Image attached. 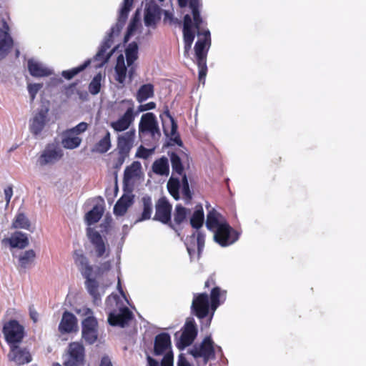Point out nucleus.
<instances>
[{
    "mask_svg": "<svg viewBox=\"0 0 366 366\" xmlns=\"http://www.w3.org/2000/svg\"><path fill=\"white\" fill-rule=\"evenodd\" d=\"M89 128V124L84 122L79 123L75 127L68 129L76 137H80L81 134L84 133Z\"/></svg>",
    "mask_w": 366,
    "mask_h": 366,
    "instance_id": "50",
    "label": "nucleus"
},
{
    "mask_svg": "<svg viewBox=\"0 0 366 366\" xmlns=\"http://www.w3.org/2000/svg\"><path fill=\"white\" fill-rule=\"evenodd\" d=\"M138 54V46L136 42L130 43L125 51L126 59L127 64L134 63V61L137 59Z\"/></svg>",
    "mask_w": 366,
    "mask_h": 366,
    "instance_id": "45",
    "label": "nucleus"
},
{
    "mask_svg": "<svg viewBox=\"0 0 366 366\" xmlns=\"http://www.w3.org/2000/svg\"><path fill=\"white\" fill-rule=\"evenodd\" d=\"M190 209L184 207L182 204H177L175 207L174 219L177 224H180L187 219V217L190 214Z\"/></svg>",
    "mask_w": 366,
    "mask_h": 366,
    "instance_id": "44",
    "label": "nucleus"
},
{
    "mask_svg": "<svg viewBox=\"0 0 366 366\" xmlns=\"http://www.w3.org/2000/svg\"><path fill=\"white\" fill-rule=\"evenodd\" d=\"M141 204L142 207V212L141 217L137 220V222H142L149 219L153 211V204L151 197L149 195H144L141 199Z\"/></svg>",
    "mask_w": 366,
    "mask_h": 366,
    "instance_id": "33",
    "label": "nucleus"
},
{
    "mask_svg": "<svg viewBox=\"0 0 366 366\" xmlns=\"http://www.w3.org/2000/svg\"><path fill=\"white\" fill-rule=\"evenodd\" d=\"M111 268V263L109 261H106L100 264L98 267L99 274H103L105 272H107Z\"/></svg>",
    "mask_w": 366,
    "mask_h": 366,
    "instance_id": "56",
    "label": "nucleus"
},
{
    "mask_svg": "<svg viewBox=\"0 0 366 366\" xmlns=\"http://www.w3.org/2000/svg\"><path fill=\"white\" fill-rule=\"evenodd\" d=\"M206 226L208 229L214 232V239L222 247L229 246L239 238L238 234L225 222L222 216L214 209L208 212Z\"/></svg>",
    "mask_w": 366,
    "mask_h": 366,
    "instance_id": "1",
    "label": "nucleus"
},
{
    "mask_svg": "<svg viewBox=\"0 0 366 366\" xmlns=\"http://www.w3.org/2000/svg\"><path fill=\"white\" fill-rule=\"evenodd\" d=\"M184 55L187 56L189 54V50L191 49L192 43L184 42Z\"/></svg>",
    "mask_w": 366,
    "mask_h": 366,
    "instance_id": "63",
    "label": "nucleus"
},
{
    "mask_svg": "<svg viewBox=\"0 0 366 366\" xmlns=\"http://www.w3.org/2000/svg\"><path fill=\"white\" fill-rule=\"evenodd\" d=\"M99 366H113L109 357L104 356L102 358Z\"/></svg>",
    "mask_w": 366,
    "mask_h": 366,
    "instance_id": "59",
    "label": "nucleus"
},
{
    "mask_svg": "<svg viewBox=\"0 0 366 366\" xmlns=\"http://www.w3.org/2000/svg\"><path fill=\"white\" fill-rule=\"evenodd\" d=\"M161 366H173V353L172 352H167L164 355Z\"/></svg>",
    "mask_w": 366,
    "mask_h": 366,
    "instance_id": "54",
    "label": "nucleus"
},
{
    "mask_svg": "<svg viewBox=\"0 0 366 366\" xmlns=\"http://www.w3.org/2000/svg\"><path fill=\"white\" fill-rule=\"evenodd\" d=\"M117 36V34H113L112 36H110V33L108 34V35L105 37L102 44L101 45L98 52L97 54L94 56L92 59H87L83 64L73 68L70 70H66L62 71V76L66 79H71L74 76L78 74L79 72L84 70L90 64L92 61L94 62V67L99 68L102 67L104 64H106L111 55L113 53V50L110 51L109 52L107 53V50L109 49L113 43V38Z\"/></svg>",
    "mask_w": 366,
    "mask_h": 366,
    "instance_id": "2",
    "label": "nucleus"
},
{
    "mask_svg": "<svg viewBox=\"0 0 366 366\" xmlns=\"http://www.w3.org/2000/svg\"><path fill=\"white\" fill-rule=\"evenodd\" d=\"M97 321L93 316L86 317L82 321V339L89 345L94 344L98 337Z\"/></svg>",
    "mask_w": 366,
    "mask_h": 366,
    "instance_id": "10",
    "label": "nucleus"
},
{
    "mask_svg": "<svg viewBox=\"0 0 366 366\" xmlns=\"http://www.w3.org/2000/svg\"><path fill=\"white\" fill-rule=\"evenodd\" d=\"M64 366H83L85 359V349L78 342H71L63 356Z\"/></svg>",
    "mask_w": 366,
    "mask_h": 366,
    "instance_id": "5",
    "label": "nucleus"
},
{
    "mask_svg": "<svg viewBox=\"0 0 366 366\" xmlns=\"http://www.w3.org/2000/svg\"><path fill=\"white\" fill-rule=\"evenodd\" d=\"M139 136L140 138L149 137L153 140H157L161 137V132L156 116L148 112L144 114L139 123Z\"/></svg>",
    "mask_w": 366,
    "mask_h": 366,
    "instance_id": "4",
    "label": "nucleus"
},
{
    "mask_svg": "<svg viewBox=\"0 0 366 366\" xmlns=\"http://www.w3.org/2000/svg\"><path fill=\"white\" fill-rule=\"evenodd\" d=\"M177 366H190V365L186 358L182 355H180L179 356Z\"/></svg>",
    "mask_w": 366,
    "mask_h": 366,
    "instance_id": "58",
    "label": "nucleus"
},
{
    "mask_svg": "<svg viewBox=\"0 0 366 366\" xmlns=\"http://www.w3.org/2000/svg\"><path fill=\"white\" fill-rule=\"evenodd\" d=\"M205 242V236L200 232H194L192 235L187 237L185 244L187 252L191 257L195 253L196 249H197L198 256L204 249Z\"/></svg>",
    "mask_w": 366,
    "mask_h": 366,
    "instance_id": "16",
    "label": "nucleus"
},
{
    "mask_svg": "<svg viewBox=\"0 0 366 366\" xmlns=\"http://www.w3.org/2000/svg\"><path fill=\"white\" fill-rule=\"evenodd\" d=\"M167 189L169 194L176 200L180 199L179 189H182L183 198L187 202H189L192 199V192L189 189V182L186 174L182 177V182H180L178 178L171 177L167 182Z\"/></svg>",
    "mask_w": 366,
    "mask_h": 366,
    "instance_id": "6",
    "label": "nucleus"
},
{
    "mask_svg": "<svg viewBox=\"0 0 366 366\" xmlns=\"http://www.w3.org/2000/svg\"><path fill=\"white\" fill-rule=\"evenodd\" d=\"M199 1L200 0H178L179 5L182 8L187 6L189 3L193 16L194 25L198 30L202 23V19L199 10L200 5Z\"/></svg>",
    "mask_w": 366,
    "mask_h": 366,
    "instance_id": "28",
    "label": "nucleus"
},
{
    "mask_svg": "<svg viewBox=\"0 0 366 366\" xmlns=\"http://www.w3.org/2000/svg\"><path fill=\"white\" fill-rule=\"evenodd\" d=\"M159 19V9L156 6L147 8L144 13V24L147 26H154Z\"/></svg>",
    "mask_w": 366,
    "mask_h": 366,
    "instance_id": "40",
    "label": "nucleus"
},
{
    "mask_svg": "<svg viewBox=\"0 0 366 366\" xmlns=\"http://www.w3.org/2000/svg\"><path fill=\"white\" fill-rule=\"evenodd\" d=\"M74 259L83 277L92 276L93 268L89 264L86 257L81 252L76 251L74 254Z\"/></svg>",
    "mask_w": 366,
    "mask_h": 366,
    "instance_id": "30",
    "label": "nucleus"
},
{
    "mask_svg": "<svg viewBox=\"0 0 366 366\" xmlns=\"http://www.w3.org/2000/svg\"><path fill=\"white\" fill-rule=\"evenodd\" d=\"M150 153L151 152L149 149H145L143 147H140L137 152V156L141 158L147 159L149 156Z\"/></svg>",
    "mask_w": 366,
    "mask_h": 366,
    "instance_id": "57",
    "label": "nucleus"
},
{
    "mask_svg": "<svg viewBox=\"0 0 366 366\" xmlns=\"http://www.w3.org/2000/svg\"><path fill=\"white\" fill-rule=\"evenodd\" d=\"M117 299H118V297H117V295H110L107 299V303H109V302H110L112 301L117 302Z\"/></svg>",
    "mask_w": 366,
    "mask_h": 366,
    "instance_id": "64",
    "label": "nucleus"
},
{
    "mask_svg": "<svg viewBox=\"0 0 366 366\" xmlns=\"http://www.w3.org/2000/svg\"><path fill=\"white\" fill-rule=\"evenodd\" d=\"M221 295V291L219 287H216L212 289L211 292V307L213 312H214L220 304L219 297Z\"/></svg>",
    "mask_w": 366,
    "mask_h": 366,
    "instance_id": "49",
    "label": "nucleus"
},
{
    "mask_svg": "<svg viewBox=\"0 0 366 366\" xmlns=\"http://www.w3.org/2000/svg\"><path fill=\"white\" fill-rule=\"evenodd\" d=\"M61 145L66 149H74L78 148L81 142V137H76L68 129L64 131L61 134Z\"/></svg>",
    "mask_w": 366,
    "mask_h": 366,
    "instance_id": "31",
    "label": "nucleus"
},
{
    "mask_svg": "<svg viewBox=\"0 0 366 366\" xmlns=\"http://www.w3.org/2000/svg\"><path fill=\"white\" fill-rule=\"evenodd\" d=\"M136 66L134 63L131 64H127V66L125 65L124 57L122 54H120L117 60V64L115 66V72L116 76L115 79L121 84L124 85L126 77L127 72L128 71V75L130 81H132L134 72H135Z\"/></svg>",
    "mask_w": 366,
    "mask_h": 366,
    "instance_id": "12",
    "label": "nucleus"
},
{
    "mask_svg": "<svg viewBox=\"0 0 366 366\" xmlns=\"http://www.w3.org/2000/svg\"><path fill=\"white\" fill-rule=\"evenodd\" d=\"M156 212L154 219L167 224L171 220L172 205L165 197L160 198L155 205Z\"/></svg>",
    "mask_w": 366,
    "mask_h": 366,
    "instance_id": "17",
    "label": "nucleus"
},
{
    "mask_svg": "<svg viewBox=\"0 0 366 366\" xmlns=\"http://www.w3.org/2000/svg\"><path fill=\"white\" fill-rule=\"evenodd\" d=\"M102 75L99 73L97 75L94 76V77L91 81L90 84H89V92L92 95L97 94L101 89L102 86Z\"/></svg>",
    "mask_w": 366,
    "mask_h": 366,
    "instance_id": "47",
    "label": "nucleus"
},
{
    "mask_svg": "<svg viewBox=\"0 0 366 366\" xmlns=\"http://www.w3.org/2000/svg\"><path fill=\"white\" fill-rule=\"evenodd\" d=\"M135 117L133 107H129L119 119L111 122L110 125L116 132L125 131L132 124Z\"/></svg>",
    "mask_w": 366,
    "mask_h": 366,
    "instance_id": "23",
    "label": "nucleus"
},
{
    "mask_svg": "<svg viewBox=\"0 0 366 366\" xmlns=\"http://www.w3.org/2000/svg\"><path fill=\"white\" fill-rule=\"evenodd\" d=\"M0 28V60L5 58L14 44V41L10 36L9 27L4 19L1 21Z\"/></svg>",
    "mask_w": 366,
    "mask_h": 366,
    "instance_id": "15",
    "label": "nucleus"
},
{
    "mask_svg": "<svg viewBox=\"0 0 366 366\" xmlns=\"http://www.w3.org/2000/svg\"><path fill=\"white\" fill-rule=\"evenodd\" d=\"M197 335V329L194 318H187L181 335L180 343L183 347L190 345Z\"/></svg>",
    "mask_w": 366,
    "mask_h": 366,
    "instance_id": "19",
    "label": "nucleus"
},
{
    "mask_svg": "<svg viewBox=\"0 0 366 366\" xmlns=\"http://www.w3.org/2000/svg\"><path fill=\"white\" fill-rule=\"evenodd\" d=\"M28 69L30 74L35 77L48 76L52 74V71L49 68L34 59H29Z\"/></svg>",
    "mask_w": 366,
    "mask_h": 366,
    "instance_id": "27",
    "label": "nucleus"
},
{
    "mask_svg": "<svg viewBox=\"0 0 366 366\" xmlns=\"http://www.w3.org/2000/svg\"><path fill=\"white\" fill-rule=\"evenodd\" d=\"M142 165L139 162H134L130 166L124 170V181L129 182L134 178L139 176L141 173Z\"/></svg>",
    "mask_w": 366,
    "mask_h": 366,
    "instance_id": "37",
    "label": "nucleus"
},
{
    "mask_svg": "<svg viewBox=\"0 0 366 366\" xmlns=\"http://www.w3.org/2000/svg\"><path fill=\"white\" fill-rule=\"evenodd\" d=\"M42 86V84H29L28 85V92L31 101L35 99L36 94L41 89Z\"/></svg>",
    "mask_w": 366,
    "mask_h": 366,
    "instance_id": "52",
    "label": "nucleus"
},
{
    "mask_svg": "<svg viewBox=\"0 0 366 366\" xmlns=\"http://www.w3.org/2000/svg\"><path fill=\"white\" fill-rule=\"evenodd\" d=\"M135 134V129H132L119 136L117 142V150L119 152L129 155L134 145Z\"/></svg>",
    "mask_w": 366,
    "mask_h": 366,
    "instance_id": "22",
    "label": "nucleus"
},
{
    "mask_svg": "<svg viewBox=\"0 0 366 366\" xmlns=\"http://www.w3.org/2000/svg\"><path fill=\"white\" fill-rule=\"evenodd\" d=\"M197 35L203 36V39H199L194 46L195 56L199 67V79L202 81H204L207 74V54L211 45V37L209 30L203 32L199 31Z\"/></svg>",
    "mask_w": 366,
    "mask_h": 366,
    "instance_id": "3",
    "label": "nucleus"
},
{
    "mask_svg": "<svg viewBox=\"0 0 366 366\" xmlns=\"http://www.w3.org/2000/svg\"><path fill=\"white\" fill-rule=\"evenodd\" d=\"M165 115L169 119L171 123V129L169 133L167 130L164 127V122H163L164 132L167 136H170L171 140L174 142L175 144L181 146L182 142L177 134V124L173 119V117L170 115L169 112L167 110L164 112Z\"/></svg>",
    "mask_w": 366,
    "mask_h": 366,
    "instance_id": "34",
    "label": "nucleus"
},
{
    "mask_svg": "<svg viewBox=\"0 0 366 366\" xmlns=\"http://www.w3.org/2000/svg\"><path fill=\"white\" fill-rule=\"evenodd\" d=\"M133 0H124L123 6L122 7L118 18V21L115 26L111 28L110 36L113 34H119L122 29L127 19L128 14L132 5Z\"/></svg>",
    "mask_w": 366,
    "mask_h": 366,
    "instance_id": "25",
    "label": "nucleus"
},
{
    "mask_svg": "<svg viewBox=\"0 0 366 366\" xmlns=\"http://www.w3.org/2000/svg\"><path fill=\"white\" fill-rule=\"evenodd\" d=\"M99 139L96 142L92 149L93 152L104 154L112 147L111 134L107 129H102L97 132Z\"/></svg>",
    "mask_w": 366,
    "mask_h": 366,
    "instance_id": "20",
    "label": "nucleus"
},
{
    "mask_svg": "<svg viewBox=\"0 0 366 366\" xmlns=\"http://www.w3.org/2000/svg\"><path fill=\"white\" fill-rule=\"evenodd\" d=\"M8 357L9 360L19 365L27 364L31 361L30 352L26 348L20 347L18 345L10 346Z\"/></svg>",
    "mask_w": 366,
    "mask_h": 366,
    "instance_id": "18",
    "label": "nucleus"
},
{
    "mask_svg": "<svg viewBox=\"0 0 366 366\" xmlns=\"http://www.w3.org/2000/svg\"><path fill=\"white\" fill-rule=\"evenodd\" d=\"M152 169L157 174L167 176L169 172L168 159L162 157L156 160L152 165Z\"/></svg>",
    "mask_w": 366,
    "mask_h": 366,
    "instance_id": "39",
    "label": "nucleus"
},
{
    "mask_svg": "<svg viewBox=\"0 0 366 366\" xmlns=\"http://www.w3.org/2000/svg\"><path fill=\"white\" fill-rule=\"evenodd\" d=\"M49 109L47 107H41L34 114L29 120L30 132L35 136L40 134L48 123Z\"/></svg>",
    "mask_w": 366,
    "mask_h": 366,
    "instance_id": "9",
    "label": "nucleus"
},
{
    "mask_svg": "<svg viewBox=\"0 0 366 366\" xmlns=\"http://www.w3.org/2000/svg\"><path fill=\"white\" fill-rule=\"evenodd\" d=\"M204 211L202 205H197L195 210L190 219V224L194 229H199L204 222Z\"/></svg>",
    "mask_w": 366,
    "mask_h": 366,
    "instance_id": "41",
    "label": "nucleus"
},
{
    "mask_svg": "<svg viewBox=\"0 0 366 366\" xmlns=\"http://www.w3.org/2000/svg\"><path fill=\"white\" fill-rule=\"evenodd\" d=\"M2 331L9 347L19 344L24 336V327L14 320L6 322Z\"/></svg>",
    "mask_w": 366,
    "mask_h": 366,
    "instance_id": "8",
    "label": "nucleus"
},
{
    "mask_svg": "<svg viewBox=\"0 0 366 366\" xmlns=\"http://www.w3.org/2000/svg\"><path fill=\"white\" fill-rule=\"evenodd\" d=\"M104 208L100 205H95L92 210L86 214L85 220L88 225L97 223L102 217Z\"/></svg>",
    "mask_w": 366,
    "mask_h": 366,
    "instance_id": "38",
    "label": "nucleus"
},
{
    "mask_svg": "<svg viewBox=\"0 0 366 366\" xmlns=\"http://www.w3.org/2000/svg\"><path fill=\"white\" fill-rule=\"evenodd\" d=\"M192 21L189 14H186L184 17L183 24V37L184 42L193 43L194 39V33L192 31Z\"/></svg>",
    "mask_w": 366,
    "mask_h": 366,
    "instance_id": "35",
    "label": "nucleus"
},
{
    "mask_svg": "<svg viewBox=\"0 0 366 366\" xmlns=\"http://www.w3.org/2000/svg\"><path fill=\"white\" fill-rule=\"evenodd\" d=\"M155 107L156 104L153 102L144 104H141L138 107L137 112H134L135 116L138 115L140 112L153 109L155 108Z\"/></svg>",
    "mask_w": 366,
    "mask_h": 366,
    "instance_id": "53",
    "label": "nucleus"
},
{
    "mask_svg": "<svg viewBox=\"0 0 366 366\" xmlns=\"http://www.w3.org/2000/svg\"><path fill=\"white\" fill-rule=\"evenodd\" d=\"M36 254L33 249H29L23 252L19 257V266L22 268H27L34 261Z\"/></svg>",
    "mask_w": 366,
    "mask_h": 366,
    "instance_id": "43",
    "label": "nucleus"
},
{
    "mask_svg": "<svg viewBox=\"0 0 366 366\" xmlns=\"http://www.w3.org/2000/svg\"><path fill=\"white\" fill-rule=\"evenodd\" d=\"M86 279V287L89 294L93 297V302L95 305H99L101 302V297L97 292L98 283L97 282L92 278V276L84 277Z\"/></svg>",
    "mask_w": 366,
    "mask_h": 366,
    "instance_id": "36",
    "label": "nucleus"
},
{
    "mask_svg": "<svg viewBox=\"0 0 366 366\" xmlns=\"http://www.w3.org/2000/svg\"><path fill=\"white\" fill-rule=\"evenodd\" d=\"M191 307L192 312L198 318L203 319L207 317L209 309L208 295L202 293L194 296Z\"/></svg>",
    "mask_w": 366,
    "mask_h": 366,
    "instance_id": "14",
    "label": "nucleus"
},
{
    "mask_svg": "<svg viewBox=\"0 0 366 366\" xmlns=\"http://www.w3.org/2000/svg\"><path fill=\"white\" fill-rule=\"evenodd\" d=\"M154 87L152 84H147L142 85L137 94V100L139 102L146 101L147 99L153 97Z\"/></svg>",
    "mask_w": 366,
    "mask_h": 366,
    "instance_id": "42",
    "label": "nucleus"
},
{
    "mask_svg": "<svg viewBox=\"0 0 366 366\" xmlns=\"http://www.w3.org/2000/svg\"><path fill=\"white\" fill-rule=\"evenodd\" d=\"M170 160L173 171L181 175L183 172L184 168L179 157L176 153L172 152L170 154Z\"/></svg>",
    "mask_w": 366,
    "mask_h": 366,
    "instance_id": "48",
    "label": "nucleus"
},
{
    "mask_svg": "<svg viewBox=\"0 0 366 366\" xmlns=\"http://www.w3.org/2000/svg\"><path fill=\"white\" fill-rule=\"evenodd\" d=\"M77 320L74 314L68 311L63 313L59 325V331L61 334L71 333L76 330Z\"/></svg>",
    "mask_w": 366,
    "mask_h": 366,
    "instance_id": "24",
    "label": "nucleus"
},
{
    "mask_svg": "<svg viewBox=\"0 0 366 366\" xmlns=\"http://www.w3.org/2000/svg\"><path fill=\"white\" fill-rule=\"evenodd\" d=\"M147 362L148 366H159V362L149 355L147 356Z\"/></svg>",
    "mask_w": 366,
    "mask_h": 366,
    "instance_id": "61",
    "label": "nucleus"
},
{
    "mask_svg": "<svg viewBox=\"0 0 366 366\" xmlns=\"http://www.w3.org/2000/svg\"><path fill=\"white\" fill-rule=\"evenodd\" d=\"M79 312H81L83 315L87 317L92 316L93 314L92 310L87 307L82 308L81 310H79Z\"/></svg>",
    "mask_w": 366,
    "mask_h": 366,
    "instance_id": "62",
    "label": "nucleus"
},
{
    "mask_svg": "<svg viewBox=\"0 0 366 366\" xmlns=\"http://www.w3.org/2000/svg\"><path fill=\"white\" fill-rule=\"evenodd\" d=\"M190 354L194 357H203L205 362L214 358V342L211 337H206L199 346L194 347Z\"/></svg>",
    "mask_w": 366,
    "mask_h": 366,
    "instance_id": "11",
    "label": "nucleus"
},
{
    "mask_svg": "<svg viewBox=\"0 0 366 366\" xmlns=\"http://www.w3.org/2000/svg\"><path fill=\"white\" fill-rule=\"evenodd\" d=\"M128 156L129 155L127 154H122L121 152H118L117 157L113 160V167L116 169H119Z\"/></svg>",
    "mask_w": 366,
    "mask_h": 366,
    "instance_id": "51",
    "label": "nucleus"
},
{
    "mask_svg": "<svg viewBox=\"0 0 366 366\" xmlns=\"http://www.w3.org/2000/svg\"><path fill=\"white\" fill-rule=\"evenodd\" d=\"M6 205L8 206L13 196V188L11 186L6 187L4 190Z\"/></svg>",
    "mask_w": 366,
    "mask_h": 366,
    "instance_id": "55",
    "label": "nucleus"
},
{
    "mask_svg": "<svg viewBox=\"0 0 366 366\" xmlns=\"http://www.w3.org/2000/svg\"><path fill=\"white\" fill-rule=\"evenodd\" d=\"M2 244H9L11 247L24 249L29 245L27 234L21 232H16L9 238H4L1 241Z\"/></svg>",
    "mask_w": 366,
    "mask_h": 366,
    "instance_id": "29",
    "label": "nucleus"
},
{
    "mask_svg": "<svg viewBox=\"0 0 366 366\" xmlns=\"http://www.w3.org/2000/svg\"><path fill=\"white\" fill-rule=\"evenodd\" d=\"M133 195L124 194L117 202L114 207V214L117 216H123L133 204Z\"/></svg>",
    "mask_w": 366,
    "mask_h": 366,
    "instance_id": "32",
    "label": "nucleus"
},
{
    "mask_svg": "<svg viewBox=\"0 0 366 366\" xmlns=\"http://www.w3.org/2000/svg\"><path fill=\"white\" fill-rule=\"evenodd\" d=\"M63 155V150L57 144H48L41 151L37 159L36 164L40 167L52 165L59 162Z\"/></svg>",
    "mask_w": 366,
    "mask_h": 366,
    "instance_id": "7",
    "label": "nucleus"
},
{
    "mask_svg": "<svg viewBox=\"0 0 366 366\" xmlns=\"http://www.w3.org/2000/svg\"><path fill=\"white\" fill-rule=\"evenodd\" d=\"M132 312L126 307L109 312L108 322L112 326L124 327L132 319Z\"/></svg>",
    "mask_w": 366,
    "mask_h": 366,
    "instance_id": "13",
    "label": "nucleus"
},
{
    "mask_svg": "<svg viewBox=\"0 0 366 366\" xmlns=\"http://www.w3.org/2000/svg\"><path fill=\"white\" fill-rule=\"evenodd\" d=\"M87 235L90 242L94 247L97 256L98 257L108 256L109 251H107L104 241L100 234L98 232L89 228L87 230Z\"/></svg>",
    "mask_w": 366,
    "mask_h": 366,
    "instance_id": "21",
    "label": "nucleus"
},
{
    "mask_svg": "<svg viewBox=\"0 0 366 366\" xmlns=\"http://www.w3.org/2000/svg\"><path fill=\"white\" fill-rule=\"evenodd\" d=\"M30 317L33 320L34 322L38 320V312L33 308L30 307L29 309Z\"/></svg>",
    "mask_w": 366,
    "mask_h": 366,
    "instance_id": "60",
    "label": "nucleus"
},
{
    "mask_svg": "<svg viewBox=\"0 0 366 366\" xmlns=\"http://www.w3.org/2000/svg\"><path fill=\"white\" fill-rule=\"evenodd\" d=\"M30 222L28 218L22 213L18 214L12 223V227L15 229H29Z\"/></svg>",
    "mask_w": 366,
    "mask_h": 366,
    "instance_id": "46",
    "label": "nucleus"
},
{
    "mask_svg": "<svg viewBox=\"0 0 366 366\" xmlns=\"http://www.w3.org/2000/svg\"><path fill=\"white\" fill-rule=\"evenodd\" d=\"M169 352H172L170 336L167 333L157 335L154 340V354L161 355Z\"/></svg>",
    "mask_w": 366,
    "mask_h": 366,
    "instance_id": "26",
    "label": "nucleus"
}]
</instances>
